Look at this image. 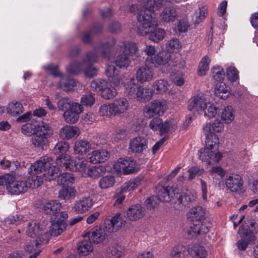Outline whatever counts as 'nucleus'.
Returning a JSON list of instances; mask_svg holds the SVG:
<instances>
[{"label":"nucleus","mask_w":258,"mask_h":258,"mask_svg":"<svg viewBox=\"0 0 258 258\" xmlns=\"http://www.w3.org/2000/svg\"><path fill=\"white\" fill-rule=\"evenodd\" d=\"M53 161L47 156L41 157L34 162L28 168L30 177L28 182L16 180L12 176V181L7 185V191L13 195H19L27 191L29 188L38 187L43 183L44 179L52 180L58 176L61 171L58 167L53 165Z\"/></svg>","instance_id":"1"},{"label":"nucleus","mask_w":258,"mask_h":258,"mask_svg":"<svg viewBox=\"0 0 258 258\" xmlns=\"http://www.w3.org/2000/svg\"><path fill=\"white\" fill-rule=\"evenodd\" d=\"M141 5L144 4L137 16L138 32L144 36L150 34V39L154 42L162 40L165 32L163 29L157 28L158 22L155 18L154 12L161 7L164 0H138Z\"/></svg>","instance_id":"2"},{"label":"nucleus","mask_w":258,"mask_h":258,"mask_svg":"<svg viewBox=\"0 0 258 258\" xmlns=\"http://www.w3.org/2000/svg\"><path fill=\"white\" fill-rule=\"evenodd\" d=\"M115 44L113 38L105 40L95 46L94 49L88 52L84 57L82 62H74L70 64L68 71L73 74L83 72L85 76L92 78L97 75V69L93 63L97 61L100 54L105 58L110 57V49Z\"/></svg>","instance_id":"3"},{"label":"nucleus","mask_w":258,"mask_h":258,"mask_svg":"<svg viewBox=\"0 0 258 258\" xmlns=\"http://www.w3.org/2000/svg\"><path fill=\"white\" fill-rule=\"evenodd\" d=\"M119 70L113 65H107L105 70L106 76L111 79L107 83L101 93L103 98L109 100L114 98L117 94V89L121 84L126 82L127 79L123 75H119Z\"/></svg>","instance_id":"4"},{"label":"nucleus","mask_w":258,"mask_h":258,"mask_svg":"<svg viewBox=\"0 0 258 258\" xmlns=\"http://www.w3.org/2000/svg\"><path fill=\"white\" fill-rule=\"evenodd\" d=\"M187 218L192 222L191 230L197 234L207 233L210 227V223L206 219V210L201 206L191 208L187 213Z\"/></svg>","instance_id":"5"},{"label":"nucleus","mask_w":258,"mask_h":258,"mask_svg":"<svg viewBox=\"0 0 258 258\" xmlns=\"http://www.w3.org/2000/svg\"><path fill=\"white\" fill-rule=\"evenodd\" d=\"M188 109L195 110L199 114H204L209 118L215 117L218 108L212 103L207 102L203 95L198 94L193 96L188 101Z\"/></svg>","instance_id":"6"},{"label":"nucleus","mask_w":258,"mask_h":258,"mask_svg":"<svg viewBox=\"0 0 258 258\" xmlns=\"http://www.w3.org/2000/svg\"><path fill=\"white\" fill-rule=\"evenodd\" d=\"M124 87L125 93L131 98L144 102L149 101L152 97V90L138 85L133 78L127 79Z\"/></svg>","instance_id":"7"},{"label":"nucleus","mask_w":258,"mask_h":258,"mask_svg":"<svg viewBox=\"0 0 258 258\" xmlns=\"http://www.w3.org/2000/svg\"><path fill=\"white\" fill-rule=\"evenodd\" d=\"M56 164L72 171H79L82 175L86 173L88 161L84 158H72L69 155H62L56 159Z\"/></svg>","instance_id":"8"},{"label":"nucleus","mask_w":258,"mask_h":258,"mask_svg":"<svg viewBox=\"0 0 258 258\" xmlns=\"http://www.w3.org/2000/svg\"><path fill=\"white\" fill-rule=\"evenodd\" d=\"M205 142L206 147L199 151V158L208 165L218 163L222 158L221 154L218 152L219 144L212 143L211 146H208L207 139Z\"/></svg>","instance_id":"9"},{"label":"nucleus","mask_w":258,"mask_h":258,"mask_svg":"<svg viewBox=\"0 0 258 258\" xmlns=\"http://www.w3.org/2000/svg\"><path fill=\"white\" fill-rule=\"evenodd\" d=\"M53 134V130L49 124L43 121L39 123L36 124V135L32 138V144L36 147L45 145Z\"/></svg>","instance_id":"10"},{"label":"nucleus","mask_w":258,"mask_h":258,"mask_svg":"<svg viewBox=\"0 0 258 258\" xmlns=\"http://www.w3.org/2000/svg\"><path fill=\"white\" fill-rule=\"evenodd\" d=\"M224 124L219 119L215 120L212 123H207L203 127V132L208 146L212 143L219 144V138L215 133H220L224 129Z\"/></svg>","instance_id":"11"},{"label":"nucleus","mask_w":258,"mask_h":258,"mask_svg":"<svg viewBox=\"0 0 258 258\" xmlns=\"http://www.w3.org/2000/svg\"><path fill=\"white\" fill-rule=\"evenodd\" d=\"M167 109L164 101L154 100L147 104L144 108V116L148 119L162 116Z\"/></svg>","instance_id":"12"},{"label":"nucleus","mask_w":258,"mask_h":258,"mask_svg":"<svg viewBox=\"0 0 258 258\" xmlns=\"http://www.w3.org/2000/svg\"><path fill=\"white\" fill-rule=\"evenodd\" d=\"M114 169L117 172L128 175L138 171L136 162L130 157L120 158L113 164Z\"/></svg>","instance_id":"13"},{"label":"nucleus","mask_w":258,"mask_h":258,"mask_svg":"<svg viewBox=\"0 0 258 258\" xmlns=\"http://www.w3.org/2000/svg\"><path fill=\"white\" fill-rule=\"evenodd\" d=\"M149 127L154 131H159L160 134L162 135L169 132H173L176 129L177 125L173 119L163 122L159 117H155L150 121Z\"/></svg>","instance_id":"14"},{"label":"nucleus","mask_w":258,"mask_h":258,"mask_svg":"<svg viewBox=\"0 0 258 258\" xmlns=\"http://www.w3.org/2000/svg\"><path fill=\"white\" fill-rule=\"evenodd\" d=\"M180 16V8L177 6H169L164 8L160 14V19L164 23H172Z\"/></svg>","instance_id":"15"},{"label":"nucleus","mask_w":258,"mask_h":258,"mask_svg":"<svg viewBox=\"0 0 258 258\" xmlns=\"http://www.w3.org/2000/svg\"><path fill=\"white\" fill-rule=\"evenodd\" d=\"M179 189L175 185L166 187L159 185L156 187L157 197L159 200L169 202L179 193Z\"/></svg>","instance_id":"16"},{"label":"nucleus","mask_w":258,"mask_h":258,"mask_svg":"<svg viewBox=\"0 0 258 258\" xmlns=\"http://www.w3.org/2000/svg\"><path fill=\"white\" fill-rule=\"evenodd\" d=\"M68 218V213L61 212L59 218L52 223L49 229L50 234L51 236H57L62 233L66 228Z\"/></svg>","instance_id":"17"},{"label":"nucleus","mask_w":258,"mask_h":258,"mask_svg":"<svg viewBox=\"0 0 258 258\" xmlns=\"http://www.w3.org/2000/svg\"><path fill=\"white\" fill-rule=\"evenodd\" d=\"M148 144L146 137L138 136L130 140L128 149L134 154H140L147 149Z\"/></svg>","instance_id":"18"},{"label":"nucleus","mask_w":258,"mask_h":258,"mask_svg":"<svg viewBox=\"0 0 258 258\" xmlns=\"http://www.w3.org/2000/svg\"><path fill=\"white\" fill-rule=\"evenodd\" d=\"M83 111V107L78 103H75L71 109L63 112V118L68 123H75L79 120V115Z\"/></svg>","instance_id":"19"},{"label":"nucleus","mask_w":258,"mask_h":258,"mask_svg":"<svg viewBox=\"0 0 258 258\" xmlns=\"http://www.w3.org/2000/svg\"><path fill=\"white\" fill-rule=\"evenodd\" d=\"M155 75L153 68L146 64L140 67L136 73V77L138 81L141 83L151 81Z\"/></svg>","instance_id":"20"},{"label":"nucleus","mask_w":258,"mask_h":258,"mask_svg":"<svg viewBox=\"0 0 258 258\" xmlns=\"http://www.w3.org/2000/svg\"><path fill=\"white\" fill-rule=\"evenodd\" d=\"M93 149L92 143L86 139L78 140L73 146L74 154L80 156L86 155Z\"/></svg>","instance_id":"21"},{"label":"nucleus","mask_w":258,"mask_h":258,"mask_svg":"<svg viewBox=\"0 0 258 258\" xmlns=\"http://www.w3.org/2000/svg\"><path fill=\"white\" fill-rule=\"evenodd\" d=\"M226 187L232 192H237L242 189L243 181L241 177L236 174L226 175L225 177Z\"/></svg>","instance_id":"22"},{"label":"nucleus","mask_w":258,"mask_h":258,"mask_svg":"<svg viewBox=\"0 0 258 258\" xmlns=\"http://www.w3.org/2000/svg\"><path fill=\"white\" fill-rule=\"evenodd\" d=\"M93 205V199L90 197H84L77 201L73 209L78 214H83L90 210Z\"/></svg>","instance_id":"23"},{"label":"nucleus","mask_w":258,"mask_h":258,"mask_svg":"<svg viewBox=\"0 0 258 258\" xmlns=\"http://www.w3.org/2000/svg\"><path fill=\"white\" fill-rule=\"evenodd\" d=\"M145 214V209L139 204L132 205L126 212L127 218L132 221H137L143 218Z\"/></svg>","instance_id":"24"},{"label":"nucleus","mask_w":258,"mask_h":258,"mask_svg":"<svg viewBox=\"0 0 258 258\" xmlns=\"http://www.w3.org/2000/svg\"><path fill=\"white\" fill-rule=\"evenodd\" d=\"M80 134V131L77 126L66 125L60 129L59 136L63 140H70L77 138Z\"/></svg>","instance_id":"25"},{"label":"nucleus","mask_w":258,"mask_h":258,"mask_svg":"<svg viewBox=\"0 0 258 258\" xmlns=\"http://www.w3.org/2000/svg\"><path fill=\"white\" fill-rule=\"evenodd\" d=\"M87 157L90 163L96 164L106 161L109 157V154L105 149H99L89 153Z\"/></svg>","instance_id":"26"},{"label":"nucleus","mask_w":258,"mask_h":258,"mask_svg":"<svg viewBox=\"0 0 258 258\" xmlns=\"http://www.w3.org/2000/svg\"><path fill=\"white\" fill-rule=\"evenodd\" d=\"M106 235L104 230L101 227H95L92 228L88 234V237L90 240L94 243L98 244L103 241Z\"/></svg>","instance_id":"27"},{"label":"nucleus","mask_w":258,"mask_h":258,"mask_svg":"<svg viewBox=\"0 0 258 258\" xmlns=\"http://www.w3.org/2000/svg\"><path fill=\"white\" fill-rule=\"evenodd\" d=\"M116 115L125 113L129 108L128 100L123 97L116 98L112 103Z\"/></svg>","instance_id":"28"},{"label":"nucleus","mask_w":258,"mask_h":258,"mask_svg":"<svg viewBox=\"0 0 258 258\" xmlns=\"http://www.w3.org/2000/svg\"><path fill=\"white\" fill-rule=\"evenodd\" d=\"M170 58V53L164 50L160 51L155 55L150 62L153 64L155 67H158L168 63Z\"/></svg>","instance_id":"29"},{"label":"nucleus","mask_w":258,"mask_h":258,"mask_svg":"<svg viewBox=\"0 0 258 258\" xmlns=\"http://www.w3.org/2000/svg\"><path fill=\"white\" fill-rule=\"evenodd\" d=\"M61 207V204L59 201L51 200L44 205L43 210L47 214L55 216L60 211Z\"/></svg>","instance_id":"30"},{"label":"nucleus","mask_w":258,"mask_h":258,"mask_svg":"<svg viewBox=\"0 0 258 258\" xmlns=\"http://www.w3.org/2000/svg\"><path fill=\"white\" fill-rule=\"evenodd\" d=\"M239 232L241 235V239L236 243L237 246L241 250H245L249 243L254 240V237L251 233L248 232H243L239 229Z\"/></svg>","instance_id":"31"},{"label":"nucleus","mask_w":258,"mask_h":258,"mask_svg":"<svg viewBox=\"0 0 258 258\" xmlns=\"http://www.w3.org/2000/svg\"><path fill=\"white\" fill-rule=\"evenodd\" d=\"M106 253L110 257L120 258L124 254V249L120 245L113 243L108 246Z\"/></svg>","instance_id":"32"},{"label":"nucleus","mask_w":258,"mask_h":258,"mask_svg":"<svg viewBox=\"0 0 258 258\" xmlns=\"http://www.w3.org/2000/svg\"><path fill=\"white\" fill-rule=\"evenodd\" d=\"M169 86L167 81L159 79L153 83L152 90L155 94H162L168 91Z\"/></svg>","instance_id":"33"},{"label":"nucleus","mask_w":258,"mask_h":258,"mask_svg":"<svg viewBox=\"0 0 258 258\" xmlns=\"http://www.w3.org/2000/svg\"><path fill=\"white\" fill-rule=\"evenodd\" d=\"M117 47L119 52L123 50V52L131 55L136 54L138 50V47L136 43L127 41L120 42L117 45Z\"/></svg>","instance_id":"34"},{"label":"nucleus","mask_w":258,"mask_h":258,"mask_svg":"<svg viewBox=\"0 0 258 258\" xmlns=\"http://www.w3.org/2000/svg\"><path fill=\"white\" fill-rule=\"evenodd\" d=\"M106 171V167L104 166H94L88 169L87 173L82 174V176L86 177L87 176L92 178L98 177L101 175L105 174Z\"/></svg>","instance_id":"35"},{"label":"nucleus","mask_w":258,"mask_h":258,"mask_svg":"<svg viewBox=\"0 0 258 258\" xmlns=\"http://www.w3.org/2000/svg\"><path fill=\"white\" fill-rule=\"evenodd\" d=\"M7 113L12 116L18 115L23 112L22 105L17 101H13L8 105Z\"/></svg>","instance_id":"36"},{"label":"nucleus","mask_w":258,"mask_h":258,"mask_svg":"<svg viewBox=\"0 0 258 258\" xmlns=\"http://www.w3.org/2000/svg\"><path fill=\"white\" fill-rule=\"evenodd\" d=\"M99 114L101 116L108 118L116 116L112 103L102 105L99 108Z\"/></svg>","instance_id":"37"},{"label":"nucleus","mask_w":258,"mask_h":258,"mask_svg":"<svg viewBox=\"0 0 258 258\" xmlns=\"http://www.w3.org/2000/svg\"><path fill=\"white\" fill-rule=\"evenodd\" d=\"M79 85V82L75 79H71L64 82L63 79H62L58 87L65 91H70L77 89Z\"/></svg>","instance_id":"38"},{"label":"nucleus","mask_w":258,"mask_h":258,"mask_svg":"<svg viewBox=\"0 0 258 258\" xmlns=\"http://www.w3.org/2000/svg\"><path fill=\"white\" fill-rule=\"evenodd\" d=\"M75 177L71 173L64 172L61 174L57 179L58 184L69 185L73 184L75 181Z\"/></svg>","instance_id":"39"},{"label":"nucleus","mask_w":258,"mask_h":258,"mask_svg":"<svg viewBox=\"0 0 258 258\" xmlns=\"http://www.w3.org/2000/svg\"><path fill=\"white\" fill-rule=\"evenodd\" d=\"M77 193L74 187H62L58 192V197L62 200H67L75 197Z\"/></svg>","instance_id":"40"},{"label":"nucleus","mask_w":258,"mask_h":258,"mask_svg":"<svg viewBox=\"0 0 258 258\" xmlns=\"http://www.w3.org/2000/svg\"><path fill=\"white\" fill-rule=\"evenodd\" d=\"M43 229L40 227L38 222L36 221H32L30 222L28 225V228L26 231L27 235L31 237H35L39 235V232Z\"/></svg>","instance_id":"41"},{"label":"nucleus","mask_w":258,"mask_h":258,"mask_svg":"<svg viewBox=\"0 0 258 258\" xmlns=\"http://www.w3.org/2000/svg\"><path fill=\"white\" fill-rule=\"evenodd\" d=\"M131 61L129 57L125 54H120L117 56L115 61L110 65L115 64L120 69L127 68L131 64Z\"/></svg>","instance_id":"42"},{"label":"nucleus","mask_w":258,"mask_h":258,"mask_svg":"<svg viewBox=\"0 0 258 258\" xmlns=\"http://www.w3.org/2000/svg\"><path fill=\"white\" fill-rule=\"evenodd\" d=\"M235 118L234 111L231 106L225 107L222 112L221 118L226 123H231Z\"/></svg>","instance_id":"43"},{"label":"nucleus","mask_w":258,"mask_h":258,"mask_svg":"<svg viewBox=\"0 0 258 258\" xmlns=\"http://www.w3.org/2000/svg\"><path fill=\"white\" fill-rule=\"evenodd\" d=\"M141 182V179L140 177L135 178L128 182H125L121 186V190L123 192L134 190L140 185Z\"/></svg>","instance_id":"44"},{"label":"nucleus","mask_w":258,"mask_h":258,"mask_svg":"<svg viewBox=\"0 0 258 258\" xmlns=\"http://www.w3.org/2000/svg\"><path fill=\"white\" fill-rule=\"evenodd\" d=\"M229 87L222 82L217 83L215 88V93L221 98L226 97L229 94Z\"/></svg>","instance_id":"45"},{"label":"nucleus","mask_w":258,"mask_h":258,"mask_svg":"<svg viewBox=\"0 0 258 258\" xmlns=\"http://www.w3.org/2000/svg\"><path fill=\"white\" fill-rule=\"evenodd\" d=\"M93 250V245L90 241L84 240L78 246V252L83 255L88 254Z\"/></svg>","instance_id":"46"},{"label":"nucleus","mask_w":258,"mask_h":258,"mask_svg":"<svg viewBox=\"0 0 258 258\" xmlns=\"http://www.w3.org/2000/svg\"><path fill=\"white\" fill-rule=\"evenodd\" d=\"M115 183L113 176L106 175L102 177L99 180V186L101 189H107L112 187Z\"/></svg>","instance_id":"47"},{"label":"nucleus","mask_w":258,"mask_h":258,"mask_svg":"<svg viewBox=\"0 0 258 258\" xmlns=\"http://www.w3.org/2000/svg\"><path fill=\"white\" fill-rule=\"evenodd\" d=\"M75 102H73L68 97H64L60 99L57 103V108L59 111H66L71 108Z\"/></svg>","instance_id":"48"},{"label":"nucleus","mask_w":258,"mask_h":258,"mask_svg":"<svg viewBox=\"0 0 258 258\" xmlns=\"http://www.w3.org/2000/svg\"><path fill=\"white\" fill-rule=\"evenodd\" d=\"M207 13V8L204 6L196 11L192 17V20L195 24L201 22L206 17Z\"/></svg>","instance_id":"49"},{"label":"nucleus","mask_w":258,"mask_h":258,"mask_svg":"<svg viewBox=\"0 0 258 258\" xmlns=\"http://www.w3.org/2000/svg\"><path fill=\"white\" fill-rule=\"evenodd\" d=\"M185 252V247L183 245H178L171 249L170 256L171 258H184Z\"/></svg>","instance_id":"50"},{"label":"nucleus","mask_w":258,"mask_h":258,"mask_svg":"<svg viewBox=\"0 0 258 258\" xmlns=\"http://www.w3.org/2000/svg\"><path fill=\"white\" fill-rule=\"evenodd\" d=\"M210 62L209 58L205 56L201 60L198 70V73L199 76H202L206 75L209 70V64Z\"/></svg>","instance_id":"51"},{"label":"nucleus","mask_w":258,"mask_h":258,"mask_svg":"<svg viewBox=\"0 0 258 258\" xmlns=\"http://www.w3.org/2000/svg\"><path fill=\"white\" fill-rule=\"evenodd\" d=\"M69 149L70 145L68 142L62 141L57 143L53 149V152L54 154H58L61 153V156L57 157L56 159L58 158L61 157L62 155H66L63 153L67 152Z\"/></svg>","instance_id":"52"},{"label":"nucleus","mask_w":258,"mask_h":258,"mask_svg":"<svg viewBox=\"0 0 258 258\" xmlns=\"http://www.w3.org/2000/svg\"><path fill=\"white\" fill-rule=\"evenodd\" d=\"M108 82V81L104 79H95L91 82V88L94 91L101 92L104 88L107 85Z\"/></svg>","instance_id":"53"},{"label":"nucleus","mask_w":258,"mask_h":258,"mask_svg":"<svg viewBox=\"0 0 258 258\" xmlns=\"http://www.w3.org/2000/svg\"><path fill=\"white\" fill-rule=\"evenodd\" d=\"M170 78L177 86H181L184 83V74L180 71L172 72L170 75Z\"/></svg>","instance_id":"54"},{"label":"nucleus","mask_w":258,"mask_h":258,"mask_svg":"<svg viewBox=\"0 0 258 258\" xmlns=\"http://www.w3.org/2000/svg\"><path fill=\"white\" fill-rule=\"evenodd\" d=\"M25 249L29 253L34 252L35 254L39 251V254L41 251V244L36 240L28 242L25 247Z\"/></svg>","instance_id":"55"},{"label":"nucleus","mask_w":258,"mask_h":258,"mask_svg":"<svg viewBox=\"0 0 258 258\" xmlns=\"http://www.w3.org/2000/svg\"><path fill=\"white\" fill-rule=\"evenodd\" d=\"M181 46V44L178 39H172L168 41L166 44L167 52H168L170 53V52H178Z\"/></svg>","instance_id":"56"},{"label":"nucleus","mask_w":258,"mask_h":258,"mask_svg":"<svg viewBox=\"0 0 258 258\" xmlns=\"http://www.w3.org/2000/svg\"><path fill=\"white\" fill-rule=\"evenodd\" d=\"M188 251L191 255H197L199 257L205 256L206 253L205 248L198 244H194L189 247Z\"/></svg>","instance_id":"57"},{"label":"nucleus","mask_w":258,"mask_h":258,"mask_svg":"<svg viewBox=\"0 0 258 258\" xmlns=\"http://www.w3.org/2000/svg\"><path fill=\"white\" fill-rule=\"evenodd\" d=\"M21 130L23 134L26 136L36 135V125L29 123H26L22 126Z\"/></svg>","instance_id":"58"},{"label":"nucleus","mask_w":258,"mask_h":258,"mask_svg":"<svg viewBox=\"0 0 258 258\" xmlns=\"http://www.w3.org/2000/svg\"><path fill=\"white\" fill-rule=\"evenodd\" d=\"M95 101V97L92 94L84 95L81 99V105L85 106H92Z\"/></svg>","instance_id":"59"},{"label":"nucleus","mask_w":258,"mask_h":258,"mask_svg":"<svg viewBox=\"0 0 258 258\" xmlns=\"http://www.w3.org/2000/svg\"><path fill=\"white\" fill-rule=\"evenodd\" d=\"M213 78L217 81L223 79L225 73L223 69L219 66L214 67L212 69Z\"/></svg>","instance_id":"60"},{"label":"nucleus","mask_w":258,"mask_h":258,"mask_svg":"<svg viewBox=\"0 0 258 258\" xmlns=\"http://www.w3.org/2000/svg\"><path fill=\"white\" fill-rule=\"evenodd\" d=\"M125 137V130L121 127L113 130L112 134V138L115 141H118Z\"/></svg>","instance_id":"61"},{"label":"nucleus","mask_w":258,"mask_h":258,"mask_svg":"<svg viewBox=\"0 0 258 258\" xmlns=\"http://www.w3.org/2000/svg\"><path fill=\"white\" fill-rule=\"evenodd\" d=\"M227 77L231 82H234L238 79V71L234 67H229L227 70Z\"/></svg>","instance_id":"62"},{"label":"nucleus","mask_w":258,"mask_h":258,"mask_svg":"<svg viewBox=\"0 0 258 258\" xmlns=\"http://www.w3.org/2000/svg\"><path fill=\"white\" fill-rule=\"evenodd\" d=\"M110 220L117 230H118L122 227L123 221L120 213H116L114 216L110 219Z\"/></svg>","instance_id":"63"},{"label":"nucleus","mask_w":258,"mask_h":258,"mask_svg":"<svg viewBox=\"0 0 258 258\" xmlns=\"http://www.w3.org/2000/svg\"><path fill=\"white\" fill-rule=\"evenodd\" d=\"M144 50L146 54L148 55L146 58V61L151 62L154 58V56L156 55V49L155 47L151 45H146Z\"/></svg>","instance_id":"64"}]
</instances>
